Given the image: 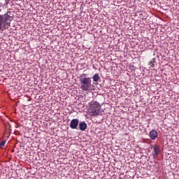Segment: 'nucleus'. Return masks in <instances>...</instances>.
I'll return each instance as SVG.
<instances>
[{"label":"nucleus","mask_w":179,"mask_h":179,"mask_svg":"<svg viewBox=\"0 0 179 179\" xmlns=\"http://www.w3.org/2000/svg\"><path fill=\"white\" fill-rule=\"evenodd\" d=\"M80 89L83 92L93 90V85H92V78H86V74L80 76Z\"/></svg>","instance_id":"f257e3e1"},{"label":"nucleus","mask_w":179,"mask_h":179,"mask_svg":"<svg viewBox=\"0 0 179 179\" xmlns=\"http://www.w3.org/2000/svg\"><path fill=\"white\" fill-rule=\"evenodd\" d=\"M90 108L92 117H97V115H100V108H101V106L99 102L96 101H92L90 103Z\"/></svg>","instance_id":"f03ea898"},{"label":"nucleus","mask_w":179,"mask_h":179,"mask_svg":"<svg viewBox=\"0 0 179 179\" xmlns=\"http://www.w3.org/2000/svg\"><path fill=\"white\" fill-rule=\"evenodd\" d=\"M78 125H79V120L78 119H73L70 122V127L71 129H76Z\"/></svg>","instance_id":"7ed1b4c3"},{"label":"nucleus","mask_w":179,"mask_h":179,"mask_svg":"<svg viewBox=\"0 0 179 179\" xmlns=\"http://www.w3.org/2000/svg\"><path fill=\"white\" fill-rule=\"evenodd\" d=\"M153 157L154 159H156L157 156H159V154L160 153V147L157 145H155L153 147Z\"/></svg>","instance_id":"20e7f679"},{"label":"nucleus","mask_w":179,"mask_h":179,"mask_svg":"<svg viewBox=\"0 0 179 179\" xmlns=\"http://www.w3.org/2000/svg\"><path fill=\"white\" fill-rule=\"evenodd\" d=\"M157 131L156 130H151L150 131V139H152V141H155V139H156V138H157Z\"/></svg>","instance_id":"39448f33"},{"label":"nucleus","mask_w":179,"mask_h":179,"mask_svg":"<svg viewBox=\"0 0 179 179\" xmlns=\"http://www.w3.org/2000/svg\"><path fill=\"white\" fill-rule=\"evenodd\" d=\"M7 24L6 22H5V20H3V17L0 15V30H3L5 28V25Z\"/></svg>","instance_id":"423d86ee"},{"label":"nucleus","mask_w":179,"mask_h":179,"mask_svg":"<svg viewBox=\"0 0 179 179\" xmlns=\"http://www.w3.org/2000/svg\"><path fill=\"white\" fill-rule=\"evenodd\" d=\"M78 128L80 131H85L86 128H87V124L85 122H81L79 124Z\"/></svg>","instance_id":"0eeeda50"},{"label":"nucleus","mask_w":179,"mask_h":179,"mask_svg":"<svg viewBox=\"0 0 179 179\" xmlns=\"http://www.w3.org/2000/svg\"><path fill=\"white\" fill-rule=\"evenodd\" d=\"M156 64V59H152V61H150L148 63L149 66H150V68H155V64Z\"/></svg>","instance_id":"6e6552de"},{"label":"nucleus","mask_w":179,"mask_h":179,"mask_svg":"<svg viewBox=\"0 0 179 179\" xmlns=\"http://www.w3.org/2000/svg\"><path fill=\"white\" fill-rule=\"evenodd\" d=\"M92 79L94 82H99V79H100V76H99V74L96 73L93 76Z\"/></svg>","instance_id":"1a4fd4ad"},{"label":"nucleus","mask_w":179,"mask_h":179,"mask_svg":"<svg viewBox=\"0 0 179 179\" xmlns=\"http://www.w3.org/2000/svg\"><path fill=\"white\" fill-rule=\"evenodd\" d=\"M5 146V141H2L0 143V148H3Z\"/></svg>","instance_id":"9d476101"},{"label":"nucleus","mask_w":179,"mask_h":179,"mask_svg":"<svg viewBox=\"0 0 179 179\" xmlns=\"http://www.w3.org/2000/svg\"><path fill=\"white\" fill-rule=\"evenodd\" d=\"M1 8H2V3H0V12H1L2 9H1Z\"/></svg>","instance_id":"9b49d317"},{"label":"nucleus","mask_w":179,"mask_h":179,"mask_svg":"<svg viewBox=\"0 0 179 179\" xmlns=\"http://www.w3.org/2000/svg\"><path fill=\"white\" fill-rule=\"evenodd\" d=\"M5 1H10V0H5Z\"/></svg>","instance_id":"f8f14e48"}]
</instances>
